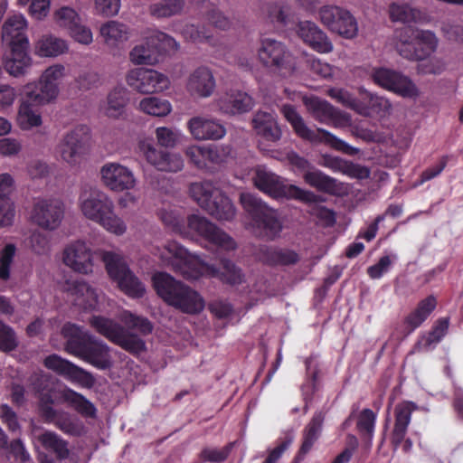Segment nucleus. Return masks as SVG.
I'll list each match as a JSON object with an SVG mask.
<instances>
[{
  "instance_id": "f257e3e1",
  "label": "nucleus",
  "mask_w": 463,
  "mask_h": 463,
  "mask_svg": "<svg viewBox=\"0 0 463 463\" xmlns=\"http://www.w3.org/2000/svg\"><path fill=\"white\" fill-rule=\"evenodd\" d=\"M120 319L125 326L102 316H92L89 323L97 333L128 353L138 355L146 352V342L132 331L136 330L143 336L148 335L153 331V324L148 318L137 316L130 311H124Z\"/></svg>"
},
{
  "instance_id": "f03ea898",
  "label": "nucleus",
  "mask_w": 463,
  "mask_h": 463,
  "mask_svg": "<svg viewBox=\"0 0 463 463\" xmlns=\"http://www.w3.org/2000/svg\"><path fill=\"white\" fill-rule=\"evenodd\" d=\"M168 250L173 254L171 265L174 271L185 279L194 280L206 275L231 286L241 285L245 281L242 269L229 259L222 258L215 265L198 260L177 244L170 245Z\"/></svg>"
},
{
  "instance_id": "7ed1b4c3",
  "label": "nucleus",
  "mask_w": 463,
  "mask_h": 463,
  "mask_svg": "<svg viewBox=\"0 0 463 463\" xmlns=\"http://www.w3.org/2000/svg\"><path fill=\"white\" fill-rule=\"evenodd\" d=\"M65 339V351L99 370L111 367L109 347L102 340L90 334L83 327L66 323L61 329Z\"/></svg>"
},
{
  "instance_id": "20e7f679",
  "label": "nucleus",
  "mask_w": 463,
  "mask_h": 463,
  "mask_svg": "<svg viewBox=\"0 0 463 463\" xmlns=\"http://www.w3.org/2000/svg\"><path fill=\"white\" fill-rule=\"evenodd\" d=\"M152 283L164 302L183 313L198 314L204 308V300L196 290L166 272L155 273Z\"/></svg>"
},
{
  "instance_id": "39448f33",
  "label": "nucleus",
  "mask_w": 463,
  "mask_h": 463,
  "mask_svg": "<svg viewBox=\"0 0 463 463\" xmlns=\"http://www.w3.org/2000/svg\"><path fill=\"white\" fill-rule=\"evenodd\" d=\"M26 28V20L21 14L9 17L2 26L3 43L9 45L11 50L10 57L5 61V69L9 74L15 77L24 74L26 69L31 65Z\"/></svg>"
},
{
  "instance_id": "423d86ee",
  "label": "nucleus",
  "mask_w": 463,
  "mask_h": 463,
  "mask_svg": "<svg viewBox=\"0 0 463 463\" xmlns=\"http://www.w3.org/2000/svg\"><path fill=\"white\" fill-rule=\"evenodd\" d=\"M80 206L83 215L104 227L108 232L122 235L127 231L124 221L114 213L112 200L104 192L90 188L80 196Z\"/></svg>"
},
{
  "instance_id": "0eeeda50",
  "label": "nucleus",
  "mask_w": 463,
  "mask_h": 463,
  "mask_svg": "<svg viewBox=\"0 0 463 463\" xmlns=\"http://www.w3.org/2000/svg\"><path fill=\"white\" fill-rule=\"evenodd\" d=\"M240 201L247 219L250 220L249 224L258 236L269 241L279 236L283 226L277 211L250 193L241 194Z\"/></svg>"
},
{
  "instance_id": "6e6552de",
  "label": "nucleus",
  "mask_w": 463,
  "mask_h": 463,
  "mask_svg": "<svg viewBox=\"0 0 463 463\" xmlns=\"http://www.w3.org/2000/svg\"><path fill=\"white\" fill-rule=\"evenodd\" d=\"M191 197L213 218L219 221H232L236 208L232 200L211 182L193 183L190 185Z\"/></svg>"
},
{
  "instance_id": "1a4fd4ad",
  "label": "nucleus",
  "mask_w": 463,
  "mask_h": 463,
  "mask_svg": "<svg viewBox=\"0 0 463 463\" xmlns=\"http://www.w3.org/2000/svg\"><path fill=\"white\" fill-rule=\"evenodd\" d=\"M280 112L291 125L295 134L300 138L312 143H324L348 156L358 154V148L350 146L329 131L320 128L316 130L309 128L293 105L284 104Z\"/></svg>"
},
{
  "instance_id": "9d476101",
  "label": "nucleus",
  "mask_w": 463,
  "mask_h": 463,
  "mask_svg": "<svg viewBox=\"0 0 463 463\" xmlns=\"http://www.w3.org/2000/svg\"><path fill=\"white\" fill-rule=\"evenodd\" d=\"M396 49L399 54L409 61H423L438 47V38L430 31H419L411 26L396 30Z\"/></svg>"
},
{
  "instance_id": "9b49d317",
  "label": "nucleus",
  "mask_w": 463,
  "mask_h": 463,
  "mask_svg": "<svg viewBox=\"0 0 463 463\" xmlns=\"http://www.w3.org/2000/svg\"><path fill=\"white\" fill-rule=\"evenodd\" d=\"M253 184L260 191L275 199H295L303 203L317 202V195L313 192L294 184H286L279 175L262 166L256 168Z\"/></svg>"
},
{
  "instance_id": "f8f14e48",
  "label": "nucleus",
  "mask_w": 463,
  "mask_h": 463,
  "mask_svg": "<svg viewBox=\"0 0 463 463\" xmlns=\"http://www.w3.org/2000/svg\"><path fill=\"white\" fill-rule=\"evenodd\" d=\"M102 260L110 279L118 283L119 289L133 298H142L146 292L144 284L129 269L118 254L104 251Z\"/></svg>"
},
{
  "instance_id": "ddd939ff",
  "label": "nucleus",
  "mask_w": 463,
  "mask_h": 463,
  "mask_svg": "<svg viewBox=\"0 0 463 463\" xmlns=\"http://www.w3.org/2000/svg\"><path fill=\"white\" fill-rule=\"evenodd\" d=\"M258 56L261 64L279 73L282 77H288L296 70L294 56L287 49L286 45L273 39H263L258 51Z\"/></svg>"
},
{
  "instance_id": "4468645a",
  "label": "nucleus",
  "mask_w": 463,
  "mask_h": 463,
  "mask_svg": "<svg viewBox=\"0 0 463 463\" xmlns=\"http://www.w3.org/2000/svg\"><path fill=\"white\" fill-rule=\"evenodd\" d=\"M176 41L163 32H156L144 43L136 45L129 53L130 61L138 65H154L168 50H176Z\"/></svg>"
},
{
  "instance_id": "2eb2a0df",
  "label": "nucleus",
  "mask_w": 463,
  "mask_h": 463,
  "mask_svg": "<svg viewBox=\"0 0 463 463\" xmlns=\"http://www.w3.org/2000/svg\"><path fill=\"white\" fill-rule=\"evenodd\" d=\"M321 23L333 33L352 39L358 33V25L354 15L338 5H325L319 10Z\"/></svg>"
},
{
  "instance_id": "dca6fc26",
  "label": "nucleus",
  "mask_w": 463,
  "mask_h": 463,
  "mask_svg": "<svg viewBox=\"0 0 463 463\" xmlns=\"http://www.w3.org/2000/svg\"><path fill=\"white\" fill-rule=\"evenodd\" d=\"M90 128L87 125H78L68 132L59 145L61 158L74 165L80 162L89 149Z\"/></svg>"
},
{
  "instance_id": "f3484780",
  "label": "nucleus",
  "mask_w": 463,
  "mask_h": 463,
  "mask_svg": "<svg viewBox=\"0 0 463 463\" xmlns=\"http://www.w3.org/2000/svg\"><path fill=\"white\" fill-rule=\"evenodd\" d=\"M187 224L191 231L219 249L227 251L236 249L235 241L205 217L192 214L188 217Z\"/></svg>"
},
{
  "instance_id": "a211bd4d",
  "label": "nucleus",
  "mask_w": 463,
  "mask_h": 463,
  "mask_svg": "<svg viewBox=\"0 0 463 463\" xmlns=\"http://www.w3.org/2000/svg\"><path fill=\"white\" fill-rule=\"evenodd\" d=\"M64 216V204L56 198L39 199L33 204L32 222L43 230L54 231L61 223Z\"/></svg>"
},
{
  "instance_id": "6ab92c4d",
  "label": "nucleus",
  "mask_w": 463,
  "mask_h": 463,
  "mask_svg": "<svg viewBox=\"0 0 463 463\" xmlns=\"http://www.w3.org/2000/svg\"><path fill=\"white\" fill-rule=\"evenodd\" d=\"M417 409L413 402L404 401L398 403L394 409V426L391 434V443L394 449L402 447L404 453L411 452L413 443L410 438H405L411 420V414Z\"/></svg>"
},
{
  "instance_id": "aec40b11",
  "label": "nucleus",
  "mask_w": 463,
  "mask_h": 463,
  "mask_svg": "<svg viewBox=\"0 0 463 463\" xmlns=\"http://www.w3.org/2000/svg\"><path fill=\"white\" fill-rule=\"evenodd\" d=\"M373 81L403 98H415L419 90L413 81L407 76L386 68L375 69L373 72Z\"/></svg>"
},
{
  "instance_id": "412c9836",
  "label": "nucleus",
  "mask_w": 463,
  "mask_h": 463,
  "mask_svg": "<svg viewBox=\"0 0 463 463\" xmlns=\"http://www.w3.org/2000/svg\"><path fill=\"white\" fill-rule=\"evenodd\" d=\"M128 84L140 93H153L168 88V78L155 70L137 68L127 76Z\"/></svg>"
},
{
  "instance_id": "4be33fe9",
  "label": "nucleus",
  "mask_w": 463,
  "mask_h": 463,
  "mask_svg": "<svg viewBox=\"0 0 463 463\" xmlns=\"http://www.w3.org/2000/svg\"><path fill=\"white\" fill-rule=\"evenodd\" d=\"M53 404L45 405L40 411L44 422L53 424L64 434L79 437L83 433V423L63 410H56Z\"/></svg>"
},
{
  "instance_id": "5701e85b",
  "label": "nucleus",
  "mask_w": 463,
  "mask_h": 463,
  "mask_svg": "<svg viewBox=\"0 0 463 463\" xmlns=\"http://www.w3.org/2000/svg\"><path fill=\"white\" fill-rule=\"evenodd\" d=\"M105 185L112 191L122 192L132 189L136 184L133 173L118 163H108L101 168Z\"/></svg>"
},
{
  "instance_id": "b1692460",
  "label": "nucleus",
  "mask_w": 463,
  "mask_h": 463,
  "mask_svg": "<svg viewBox=\"0 0 463 463\" xmlns=\"http://www.w3.org/2000/svg\"><path fill=\"white\" fill-rule=\"evenodd\" d=\"M46 103H49V101L42 100L39 94L26 89L17 114L19 127L24 130H29L42 125V117L38 111V107Z\"/></svg>"
},
{
  "instance_id": "393cba45",
  "label": "nucleus",
  "mask_w": 463,
  "mask_h": 463,
  "mask_svg": "<svg viewBox=\"0 0 463 463\" xmlns=\"http://www.w3.org/2000/svg\"><path fill=\"white\" fill-rule=\"evenodd\" d=\"M63 262L78 273L89 274L92 272V252L83 241H75L64 249Z\"/></svg>"
},
{
  "instance_id": "a878e982",
  "label": "nucleus",
  "mask_w": 463,
  "mask_h": 463,
  "mask_svg": "<svg viewBox=\"0 0 463 463\" xmlns=\"http://www.w3.org/2000/svg\"><path fill=\"white\" fill-rule=\"evenodd\" d=\"M64 66L53 65L47 68L37 83H31L26 89L39 94L42 100L52 101L58 95V80L64 74Z\"/></svg>"
},
{
  "instance_id": "bb28decb",
  "label": "nucleus",
  "mask_w": 463,
  "mask_h": 463,
  "mask_svg": "<svg viewBox=\"0 0 463 463\" xmlns=\"http://www.w3.org/2000/svg\"><path fill=\"white\" fill-rule=\"evenodd\" d=\"M298 35L314 51L328 53L333 50V44L327 35L313 22L301 21L298 24Z\"/></svg>"
},
{
  "instance_id": "cd10ccee",
  "label": "nucleus",
  "mask_w": 463,
  "mask_h": 463,
  "mask_svg": "<svg viewBox=\"0 0 463 463\" xmlns=\"http://www.w3.org/2000/svg\"><path fill=\"white\" fill-rule=\"evenodd\" d=\"M62 288L73 298V304L84 310H91L98 304L95 290L83 280L67 279Z\"/></svg>"
},
{
  "instance_id": "c85d7f7f",
  "label": "nucleus",
  "mask_w": 463,
  "mask_h": 463,
  "mask_svg": "<svg viewBox=\"0 0 463 463\" xmlns=\"http://www.w3.org/2000/svg\"><path fill=\"white\" fill-rule=\"evenodd\" d=\"M144 154L147 163L158 171L175 173L184 166V161L178 154L157 149L150 145L146 146Z\"/></svg>"
},
{
  "instance_id": "c756f323",
  "label": "nucleus",
  "mask_w": 463,
  "mask_h": 463,
  "mask_svg": "<svg viewBox=\"0 0 463 463\" xmlns=\"http://www.w3.org/2000/svg\"><path fill=\"white\" fill-rule=\"evenodd\" d=\"M307 105L312 110L316 119L321 123L343 126L350 121V117L347 114L336 109L326 100L313 98L307 102Z\"/></svg>"
},
{
  "instance_id": "7c9ffc66",
  "label": "nucleus",
  "mask_w": 463,
  "mask_h": 463,
  "mask_svg": "<svg viewBox=\"0 0 463 463\" xmlns=\"http://www.w3.org/2000/svg\"><path fill=\"white\" fill-rule=\"evenodd\" d=\"M43 364L47 369L71 380L83 381L85 379H92L91 374L86 370L56 354L46 356L43 360Z\"/></svg>"
},
{
  "instance_id": "2f4dec72",
  "label": "nucleus",
  "mask_w": 463,
  "mask_h": 463,
  "mask_svg": "<svg viewBox=\"0 0 463 463\" xmlns=\"http://www.w3.org/2000/svg\"><path fill=\"white\" fill-rule=\"evenodd\" d=\"M191 134L196 139H221L225 136L226 129L219 122L202 117H194L188 121Z\"/></svg>"
},
{
  "instance_id": "473e14b6",
  "label": "nucleus",
  "mask_w": 463,
  "mask_h": 463,
  "mask_svg": "<svg viewBox=\"0 0 463 463\" xmlns=\"http://www.w3.org/2000/svg\"><path fill=\"white\" fill-rule=\"evenodd\" d=\"M437 305V298L433 295L421 299L417 307L404 317L403 325L407 334L420 327L435 310Z\"/></svg>"
},
{
  "instance_id": "72a5a7b5",
  "label": "nucleus",
  "mask_w": 463,
  "mask_h": 463,
  "mask_svg": "<svg viewBox=\"0 0 463 463\" xmlns=\"http://www.w3.org/2000/svg\"><path fill=\"white\" fill-rule=\"evenodd\" d=\"M219 107L227 114L236 115L250 111L254 105L251 96L241 90H231L219 99Z\"/></svg>"
},
{
  "instance_id": "f704fd0d",
  "label": "nucleus",
  "mask_w": 463,
  "mask_h": 463,
  "mask_svg": "<svg viewBox=\"0 0 463 463\" xmlns=\"http://www.w3.org/2000/svg\"><path fill=\"white\" fill-rule=\"evenodd\" d=\"M29 383L39 399V411L45 405L54 404L56 391L48 374L43 370L34 371L29 377Z\"/></svg>"
},
{
  "instance_id": "c9c22d12",
  "label": "nucleus",
  "mask_w": 463,
  "mask_h": 463,
  "mask_svg": "<svg viewBox=\"0 0 463 463\" xmlns=\"http://www.w3.org/2000/svg\"><path fill=\"white\" fill-rule=\"evenodd\" d=\"M355 112L365 117L383 115L391 107L389 101L366 90H360Z\"/></svg>"
},
{
  "instance_id": "e433bc0d",
  "label": "nucleus",
  "mask_w": 463,
  "mask_h": 463,
  "mask_svg": "<svg viewBox=\"0 0 463 463\" xmlns=\"http://www.w3.org/2000/svg\"><path fill=\"white\" fill-rule=\"evenodd\" d=\"M187 88L191 93L199 97H209L215 88V80L212 71L206 67L197 68L190 76Z\"/></svg>"
},
{
  "instance_id": "4c0bfd02",
  "label": "nucleus",
  "mask_w": 463,
  "mask_h": 463,
  "mask_svg": "<svg viewBox=\"0 0 463 463\" xmlns=\"http://www.w3.org/2000/svg\"><path fill=\"white\" fill-rule=\"evenodd\" d=\"M324 165L334 172H340L352 178L366 179L370 176V170L366 166L342 159L338 156H325Z\"/></svg>"
},
{
  "instance_id": "58836bf2",
  "label": "nucleus",
  "mask_w": 463,
  "mask_h": 463,
  "mask_svg": "<svg viewBox=\"0 0 463 463\" xmlns=\"http://www.w3.org/2000/svg\"><path fill=\"white\" fill-rule=\"evenodd\" d=\"M256 133L264 139L276 142L281 137V130L272 114L259 111L252 119Z\"/></svg>"
},
{
  "instance_id": "ea45409f",
  "label": "nucleus",
  "mask_w": 463,
  "mask_h": 463,
  "mask_svg": "<svg viewBox=\"0 0 463 463\" xmlns=\"http://www.w3.org/2000/svg\"><path fill=\"white\" fill-rule=\"evenodd\" d=\"M325 420V412L322 411H316L309 422L305 426L302 431V442L298 449L302 453H308L315 443L319 439L323 430Z\"/></svg>"
},
{
  "instance_id": "a19ab883",
  "label": "nucleus",
  "mask_w": 463,
  "mask_h": 463,
  "mask_svg": "<svg viewBox=\"0 0 463 463\" xmlns=\"http://www.w3.org/2000/svg\"><path fill=\"white\" fill-rule=\"evenodd\" d=\"M260 253L261 261L269 266H289L299 260V255L289 249L265 247Z\"/></svg>"
},
{
  "instance_id": "79ce46f5",
  "label": "nucleus",
  "mask_w": 463,
  "mask_h": 463,
  "mask_svg": "<svg viewBox=\"0 0 463 463\" xmlns=\"http://www.w3.org/2000/svg\"><path fill=\"white\" fill-rule=\"evenodd\" d=\"M43 448L53 453L58 460H64L69 458V442L63 439L54 431H44L38 438Z\"/></svg>"
},
{
  "instance_id": "37998d69",
  "label": "nucleus",
  "mask_w": 463,
  "mask_h": 463,
  "mask_svg": "<svg viewBox=\"0 0 463 463\" xmlns=\"http://www.w3.org/2000/svg\"><path fill=\"white\" fill-rule=\"evenodd\" d=\"M63 402L71 406L83 418L95 419L97 417V409L95 405L82 394L72 389H66L62 392Z\"/></svg>"
},
{
  "instance_id": "c03bdc74",
  "label": "nucleus",
  "mask_w": 463,
  "mask_h": 463,
  "mask_svg": "<svg viewBox=\"0 0 463 463\" xmlns=\"http://www.w3.org/2000/svg\"><path fill=\"white\" fill-rule=\"evenodd\" d=\"M14 187V179L9 174L0 175V217L10 221L14 215V204L9 195Z\"/></svg>"
},
{
  "instance_id": "a18cd8bd",
  "label": "nucleus",
  "mask_w": 463,
  "mask_h": 463,
  "mask_svg": "<svg viewBox=\"0 0 463 463\" xmlns=\"http://www.w3.org/2000/svg\"><path fill=\"white\" fill-rule=\"evenodd\" d=\"M305 182L317 191L329 194L337 192L336 179L324 174L320 170L307 171L304 174Z\"/></svg>"
},
{
  "instance_id": "49530a36",
  "label": "nucleus",
  "mask_w": 463,
  "mask_h": 463,
  "mask_svg": "<svg viewBox=\"0 0 463 463\" xmlns=\"http://www.w3.org/2000/svg\"><path fill=\"white\" fill-rule=\"evenodd\" d=\"M128 100L126 90L119 87L115 88L108 95L106 115L109 118H119L125 111Z\"/></svg>"
},
{
  "instance_id": "de8ad7c7",
  "label": "nucleus",
  "mask_w": 463,
  "mask_h": 463,
  "mask_svg": "<svg viewBox=\"0 0 463 463\" xmlns=\"http://www.w3.org/2000/svg\"><path fill=\"white\" fill-rule=\"evenodd\" d=\"M36 53L43 57L58 56L68 49L65 41L53 37L44 36L37 42Z\"/></svg>"
},
{
  "instance_id": "09e8293b",
  "label": "nucleus",
  "mask_w": 463,
  "mask_h": 463,
  "mask_svg": "<svg viewBox=\"0 0 463 463\" xmlns=\"http://www.w3.org/2000/svg\"><path fill=\"white\" fill-rule=\"evenodd\" d=\"M100 33L108 44H115L128 40L129 32L127 25L117 21H109L100 28Z\"/></svg>"
},
{
  "instance_id": "8fccbe9b",
  "label": "nucleus",
  "mask_w": 463,
  "mask_h": 463,
  "mask_svg": "<svg viewBox=\"0 0 463 463\" xmlns=\"http://www.w3.org/2000/svg\"><path fill=\"white\" fill-rule=\"evenodd\" d=\"M236 445V441H231L222 449L203 448L198 455L200 463H223L227 460L230 454Z\"/></svg>"
},
{
  "instance_id": "3c124183",
  "label": "nucleus",
  "mask_w": 463,
  "mask_h": 463,
  "mask_svg": "<svg viewBox=\"0 0 463 463\" xmlns=\"http://www.w3.org/2000/svg\"><path fill=\"white\" fill-rule=\"evenodd\" d=\"M139 109L151 116L165 117L168 115L172 107L167 99L157 97H146L139 102Z\"/></svg>"
},
{
  "instance_id": "603ef678",
  "label": "nucleus",
  "mask_w": 463,
  "mask_h": 463,
  "mask_svg": "<svg viewBox=\"0 0 463 463\" xmlns=\"http://www.w3.org/2000/svg\"><path fill=\"white\" fill-rule=\"evenodd\" d=\"M184 5V0H161L149 6L152 16L166 18L181 13Z\"/></svg>"
},
{
  "instance_id": "864d4df0",
  "label": "nucleus",
  "mask_w": 463,
  "mask_h": 463,
  "mask_svg": "<svg viewBox=\"0 0 463 463\" xmlns=\"http://www.w3.org/2000/svg\"><path fill=\"white\" fill-rule=\"evenodd\" d=\"M376 413L371 409H363L357 418L356 428L360 434L372 439L376 421Z\"/></svg>"
},
{
  "instance_id": "5fc2aeb1",
  "label": "nucleus",
  "mask_w": 463,
  "mask_h": 463,
  "mask_svg": "<svg viewBox=\"0 0 463 463\" xmlns=\"http://www.w3.org/2000/svg\"><path fill=\"white\" fill-rule=\"evenodd\" d=\"M16 254V246L7 243L0 250V279L6 281L10 279L11 267Z\"/></svg>"
},
{
  "instance_id": "6e6d98bb",
  "label": "nucleus",
  "mask_w": 463,
  "mask_h": 463,
  "mask_svg": "<svg viewBox=\"0 0 463 463\" xmlns=\"http://www.w3.org/2000/svg\"><path fill=\"white\" fill-rule=\"evenodd\" d=\"M416 10L408 5L392 3L389 7L390 18L392 22L410 23L415 20Z\"/></svg>"
},
{
  "instance_id": "4d7b16f0",
  "label": "nucleus",
  "mask_w": 463,
  "mask_h": 463,
  "mask_svg": "<svg viewBox=\"0 0 463 463\" xmlns=\"http://www.w3.org/2000/svg\"><path fill=\"white\" fill-rule=\"evenodd\" d=\"M449 326V317L439 318L425 338V345L430 346L439 343L446 335Z\"/></svg>"
},
{
  "instance_id": "13d9d810",
  "label": "nucleus",
  "mask_w": 463,
  "mask_h": 463,
  "mask_svg": "<svg viewBox=\"0 0 463 463\" xmlns=\"http://www.w3.org/2000/svg\"><path fill=\"white\" fill-rule=\"evenodd\" d=\"M18 346L14 329L0 320V351L8 353L14 351Z\"/></svg>"
},
{
  "instance_id": "bf43d9fd",
  "label": "nucleus",
  "mask_w": 463,
  "mask_h": 463,
  "mask_svg": "<svg viewBox=\"0 0 463 463\" xmlns=\"http://www.w3.org/2000/svg\"><path fill=\"white\" fill-rule=\"evenodd\" d=\"M56 23L70 31L80 20L77 12L68 6L58 9L54 14Z\"/></svg>"
},
{
  "instance_id": "052dcab7",
  "label": "nucleus",
  "mask_w": 463,
  "mask_h": 463,
  "mask_svg": "<svg viewBox=\"0 0 463 463\" xmlns=\"http://www.w3.org/2000/svg\"><path fill=\"white\" fill-rule=\"evenodd\" d=\"M328 95L336 102L355 111L358 97H354L349 91L339 88L330 89Z\"/></svg>"
},
{
  "instance_id": "680f3d73",
  "label": "nucleus",
  "mask_w": 463,
  "mask_h": 463,
  "mask_svg": "<svg viewBox=\"0 0 463 463\" xmlns=\"http://www.w3.org/2000/svg\"><path fill=\"white\" fill-rule=\"evenodd\" d=\"M307 66L309 71L320 78H329L333 74V68L330 64L321 61L319 59L310 57L307 59Z\"/></svg>"
},
{
  "instance_id": "e2e57ef3",
  "label": "nucleus",
  "mask_w": 463,
  "mask_h": 463,
  "mask_svg": "<svg viewBox=\"0 0 463 463\" xmlns=\"http://www.w3.org/2000/svg\"><path fill=\"white\" fill-rule=\"evenodd\" d=\"M292 442L293 436L287 434L283 439H279L278 445L269 452L268 457L263 463H277L283 453L290 447Z\"/></svg>"
},
{
  "instance_id": "0e129e2a",
  "label": "nucleus",
  "mask_w": 463,
  "mask_h": 463,
  "mask_svg": "<svg viewBox=\"0 0 463 463\" xmlns=\"http://www.w3.org/2000/svg\"><path fill=\"white\" fill-rule=\"evenodd\" d=\"M183 35L185 39L194 43L208 42L211 38L210 33L204 29H200L194 24H187L183 29Z\"/></svg>"
},
{
  "instance_id": "69168bd1",
  "label": "nucleus",
  "mask_w": 463,
  "mask_h": 463,
  "mask_svg": "<svg viewBox=\"0 0 463 463\" xmlns=\"http://www.w3.org/2000/svg\"><path fill=\"white\" fill-rule=\"evenodd\" d=\"M289 14V8L285 5H272L269 6L268 17L271 23H276L279 25H287Z\"/></svg>"
},
{
  "instance_id": "338daca9",
  "label": "nucleus",
  "mask_w": 463,
  "mask_h": 463,
  "mask_svg": "<svg viewBox=\"0 0 463 463\" xmlns=\"http://www.w3.org/2000/svg\"><path fill=\"white\" fill-rule=\"evenodd\" d=\"M392 265L389 256L385 255L380 258L377 263L367 268V274L373 279H381Z\"/></svg>"
},
{
  "instance_id": "774afa93",
  "label": "nucleus",
  "mask_w": 463,
  "mask_h": 463,
  "mask_svg": "<svg viewBox=\"0 0 463 463\" xmlns=\"http://www.w3.org/2000/svg\"><path fill=\"white\" fill-rule=\"evenodd\" d=\"M33 250L36 254H44L50 250V240L48 236L41 232H34L30 238Z\"/></svg>"
}]
</instances>
